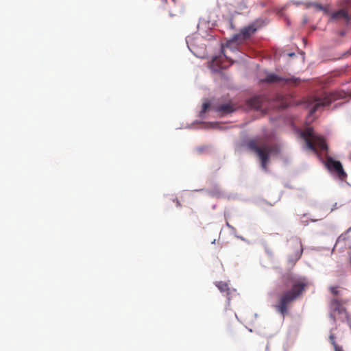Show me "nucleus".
<instances>
[{
  "label": "nucleus",
  "instance_id": "obj_8",
  "mask_svg": "<svg viewBox=\"0 0 351 351\" xmlns=\"http://www.w3.org/2000/svg\"><path fill=\"white\" fill-rule=\"evenodd\" d=\"M261 82H265V83H269V84H271V83H278V84H288V83L295 84L297 82V79H295L293 77L284 78V77H280L276 74L271 73V74L267 75L265 79L261 80Z\"/></svg>",
  "mask_w": 351,
  "mask_h": 351
},
{
  "label": "nucleus",
  "instance_id": "obj_7",
  "mask_svg": "<svg viewBox=\"0 0 351 351\" xmlns=\"http://www.w3.org/2000/svg\"><path fill=\"white\" fill-rule=\"evenodd\" d=\"M324 163L326 167L330 173H335L337 176H347L339 161L335 160L331 157H327Z\"/></svg>",
  "mask_w": 351,
  "mask_h": 351
},
{
  "label": "nucleus",
  "instance_id": "obj_23",
  "mask_svg": "<svg viewBox=\"0 0 351 351\" xmlns=\"http://www.w3.org/2000/svg\"><path fill=\"white\" fill-rule=\"evenodd\" d=\"M294 55H295V54H294V53H289V56H294Z\"/></svg>",
  "mask_w": 351,
  "mask_h": 351
},
{
  "label": "nucleus",
  "instance_id": "obj_20",
  "mask_svg": "<svg viewBox=\"0 0 351 351\" xmlns=\"http://www.w3.org/2000/svg\"><path fill=\"white\" fill-rule=\"evenodd\" d=\"M175 202L176 203L177 206H178V207L181 206V204L178 199H176Z\"/></svg>",
  "mask_w": 351,
  "mask_h": 351
},
{
  "label": "nucleus",
  "instance_id": "obj_9",
  "mask_svg": "<svg viewBox=\"0 0 351 351\" xmlns=\"http://www.w3.org/2000/svg\"><path fill=\"white\" fill-rule=\"evenodd\" d=\"M211 108L221 116H223L229 113H231L235 110L233 104H232L231 103L219 105L215 104L211 106Z\"/></svg>",
  "mask_w": 351,
  "mask_h": 351
},
{
  "label": "nucleus",
  "instance_id": "obj_2",
  "mask_svg": "<svg viewBox=\"0 0 351 351\" xmlns=\"http://www.w3.org/2000/svg\"><path fill=\"white\" fill-rule=\"evenodd\" d=\"M301 136L305 141L307 148L315 154L318 155L317 149L321 151L328 150L325 138L323 136L316 135L312 128H306L302 132Z\"/></svg>",
  "mask_w": 351,
  "mask_h": 351
},
{
  "label": "nucleus",
  "instance_id": "obj_13",
  "mask_svg": "<svg viewBox=\"0 0 351 351\" xmlns=\"http://www.w3.org/2000/svg\"><path fill=\"white\" fill-rule=\"evenodd\" d=\"M215 285L219 289V291L221 292L226 293V295L228 297V303L229 305L230 300V295L231 291H230V289L228 283L223 282V281H219V282H216Z\"/></svg>",
  "mask_w": 351,
  "mask_h": 351
},
{
  "label": "nucleus",
  "instance_id": "obj_21",
  "mask_svg": "<svg viewBox=\"0 0 351 351\" xmlns=\"http://www.w3.org/2000/svg\"><path fill=\"white\" fill-rule=\"evenodd\" d=\"M286 106H287L286 104H282V108H285Z\"/></svg>",
  "mask_w": 351,
  "mask_h": 351
},
{
  "label": "nucleus",
  "instance_id": "obj_15",
  "mask_svg": "<svg viewBox=\"0 0 351 351\" xmlns=\"http://www.w3.org/2000/svg\"><path fill=\"white\" fill-rule=\"evenodd\" d=\"M329 339H330V343H332V345L334 347V349H335V346H339V345H337L336 343L335 337L334 334H330V337H329Z\"/></svg>",
  "mask_w": 351,
  "mask_h": 351
},
{
  "label": "nucleus",
  "instance_id": "obj_6",
  "mask_svg": "<svg viewBox=\"0 0 351 351\" xmlns=\"http://www.w3.org/2000/svg\"><path fill=\"white\" fill-rule=\"evenodd\" d=\"M292 252L289 256V262L294 265L301 257L303 252V247L301 240L294 238L291 240Z\"/></svg>",
  "mask_w": 351,
  "mask_h": 351
},
{
  "label": "nucleus",
  "instance_id": "obj_16",
  "mask_svg": "<svg viewBox=\"0 0 351 351\" xmlns=\"http://www.w3.org/2000/svg\"><path fill=\"white\" fill-rule=\"evenodd\" d=\"M329 289H330V292L334 295H338L339 294V291L338 290V287H330Z\"/></svg>",
  "mask_w": 351,
  "mask_h": 351
},
{
  "label": "nucleus",
  "instance_id": "obj_12",
  "mask_svg": "<svg viewBox=\"0 0 351 351\" xmlns=\"http://www.w3.org/2000/svg\"><path fill=\"white\" fill-rule=\"evenodd\" d=\"M332 19L334 20L343 19L346 22H349L350 20V17L347 10L344 8L340 9L339 10L333 12L332 14Z\"/></svg>",
  "mask_w": 351,
  "mask_h": 351
},
{
  "label": "nucleus",
  "instance_id": "obj_10",
  "mask_svg": "<svg viewBox=\"0 0 351 351\" xmlns=\"http://www.w3.org/2000/svg\"><path fill=\"white\" fill-rule=\"evenodd\" d=\"M266 97L262 95L254 96L247 101V104L254 109L260 110L263 106Z\"/></svg>",
  "mask_w": 351,
  "mask_h": 351
},
{
  "label": "nucleus",
  "instance_id": "obj_19",
  "mask_svg": "<svg viewBox=\"0 0 351 351\" xmlns=\"http://www.w3.org/2000/svg\"><path fill=\"white\" fill-rule=\"evenodd\" d=\"M351 3V0H343V3L342 4H350Z\"/></svg>",
  "mask_w": 351,
  "mask_h": 351
},
{
  "label": "nucleus",
  "instance_id": "obj_5",
  "mask_svg": "<svg viewBox=\"0 0 351 351\" xmlns=\"http://www.w3.org/2000/svg\"><path fill=\"white\" fill-rule=\"evenodd\" d=\"M246 146L249 149L256 154L261 160V167L263 169H266L267 164L269 159V154L271 152L270 147L267 145L258 147L256 142L254 140L248 141Z\"/></svg>",
  "mask_w": 351,
  "mask_h": 351
},
{
  "label": "nucleus",
  "instance_id": "obj_1",
  "mask_svg": "<svg viewBox=\"0 0 351 351\" xmlns=\"http://www.w3.org/2000/svg\"><path fill=\"white\" fill-rule=\"evenodd\" d=\"M282 282L286 287L291 288L281 294L278 304L275 305V308L282 317H285L288 313L289 306L302 295L308 287L309 282L305 277L295 276L292 274L284 276Z\"/></svg>",
  "mask_w": 351,
  "mask_h": 351
},
{
  "label": "nucleus",
  "instance_id": "obj_17",
  "mask_svg": "<svg viewBox=\"0 0 351 351\" xmlns=\"http://www.w3.org/2000/svg\"><path fill=\"white\" fill-rule=\"evenodd\" d=\"M314 6L316 8V10H319V11L326 10L325 8L324 7V5L320 3H315V4H314Z\"/></svg>",
  "mask_w": 351,
  "mask_h": 351
},
{
  "label": "nucleus",
  "instance_id": "obj_18",
  "mask_svg": "<svg viewBox=\"0 0 351 351\" xmlns=\"http://www.w3.org/2000/svg\"><path fill=\"white\" fill-rule=\"evenodd\" d=\"M335 351H344L341 346H335Z\"/></svg>",
  "mask_w": 351,
  "mask_h": 351
},
{
  "label": "nucleus",
  "instance_id": "obj_3",
  "mask_svg": "<svg viewBox=\"0 0 351 351\" xmlns=\"http://www.w3.org/2000/svg\"><path fill=\"white\" fill-rule=\"evenodd\" d=\"M343 94L338 92L325 93L322 98H315L310 101L311 108L309 110V115L313 114L317 110H319L325 106H329L332 101L342 98Z\"/></svg>",
  "mask_w": 351,
  "mask_h": 351
},
{
  "label": "nucleus",
  "instance_id": "obj_24",
  "mask_svg": "<svg viewBox=\"0 0 351 351\" xmlns=\"http://www.w3.org/2000/svg\"><path fill=\"white\" fill-rule=\"evenodd\" d=\"M349 53L350 54V53H351V51H350V52H349Z\"/></svg>",
  "mask_w": 351,
  "mask_h": 351
},
{
  "label": "nucleus",
  "instance_id": "obj_11",
  "mask_svg": "<svg viewBox=\"0 0 351 351\" xmlns=\"http://www.w3.org/2000/svg\"><path fill=\"white\" fill-rule=\"evenodd\" d=\"M348 302V300L343 299H332L330 302V308L334 311H337L339 313L346 312V308L343 305Z\"/></svg>",
  "mask_w": 351,
  "mask_h": 351
},
{
  "label": "nucleus",
  "instance_id": "obj_14",
  "mask_svg": "<svg viewBox=\"0 0 351 351\" xmlns=\"http://www.w3.org/2000/svg\"><path fill=\"white\" fill-rule=\"evenodd\" d=\"M210 107V104L208 101L204 102L202 105V109L200 112V115L202 116L203 114L206 113Z\"/></svg>",
  "mask_w": 351,
  "mask_h": 351
},
{
  "label": "nucleus",
  "instance_id": "obj_22",
  "mask_svg": "<svg viewBox=\"0 0 351 351\" xmlns=\"http://www.w3.org/2000/svg\"><path fill=\"white\" fill-rule=\"evenodd\" d=\"M340 35H341V36H343V35H344V32H341L340 33Z\"/></svg>",
  "mask_w": 351,
  "mask_h": 351
},
{
  "label": "nucleus",
  "instance_id": "obj_4",
  "mask_svg": "<svg viewBox=\"0 0 351 351\" xmlns=\"http://www.w3.org/2000/svg\"><path fill=\"white\" fill-rule=\"evenodd\" d=\"M265 24V21L261 18L257 19L248 26L243 27L241 32L234 35L230 42L241 43L249 38L257 29Z\"/></svg>",
  "mask_w": 351,
  "mask_h": 351
}]
</instances>
